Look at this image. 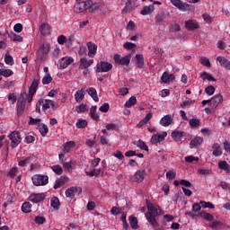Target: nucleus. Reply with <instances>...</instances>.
Returning a JSON list of instances; mask_svg holds the SVG:
<instances>
[{
  "label": "nucleus",
  "instance_id": "f257e3e1",
  "mask_svg": "<svg viewBox=\"0 0 230 230\" xmlns=\"http://www.w3.org/2000/svg\"><path fill=\"white\" fill-rule=\"evenodd\" d=\"M146 204L147 208V212L145 214V217L147 222L154 227L155 230H164V227H159V222H157V218L160 215H163V209L159 205H154L149 199H146Z\"/></svg>",
  "mask_w": 230,
  "mask_h": 230
},
{
  "label": "nucleus",
  "instance_id": "f03ea898",
  "mask_svg": "<svg viewBox=\"0 0 230 230\" xmlns=\"http://www.w3.org/2000/svg\"><path fill=\"white\" fill-rule=\"evenodd\" d=\"M50 45L48 42L42 43L38 51H37V58L41 62H46V58L48 57V53H49Z\"/></svg>",
  "mask_w": 230,
  "mask_h": 230
},
{
  "label": "nucleus",
  "instance_id": "7ed1b4c3",
  "mask_svg": "<svg viewBox=\"0 0 230 230\" xmlns=\"http://www.w3.org/2000/svg\"><path fill=\"white\" fill-rule=\"evenodd\" d=\"M26 98H28V93L24 92L21 94L17 102V116H22L24 109H26Z\"/></svg>",
  "mask_w": 230,
  "mask_h": 230
},
{
  "label": "nucleus",
  "instance_id": "20e7f679",
  "mask_svg": "<svg viewBox=\"0 0 230 230\" xmlns=\"http://www.w3.org/2000/svg\"><path fill=\"white\" fill-rule=\"evenodd\" d=\"M49 181L48 175L36 174L32 176V182L34 186H46Z\"/></svg>",
  "mask_w": 230,
  "mask_h": 230
},
{
  "label": "nucleus",
  "instance_id": "39448f33",
  "mask_svg": "<svg viewBox=\"0 0 230 230\" xmlns=\"http://www.w3.org/2000/svg\"><path fill=\"white\" fill-rule=\"evenodd\" d=\"M172 4L181 12H191V4L181 0H171Z\"/></svg>",
  "mask_w": 230,
  "mask_h": 230
},
{
  "label": "nucleus",
  "instance_id": "423d86ee",
  "mask_svg": "<svg viewBox=\"0 0 230 230\" xmlns=\"http://www.w3.org/2000/svg\"><path fill=\"white\" fill-rule=\"evenodd\" d=\"M90 4L91 2L89 0L82 2L77 1V3L74 6V12L75 13H83V12H85V10H89Z\"/></svg>",
  "mask_w": 230,
  "mask_h": 230
},
{
  "label": "nucleus",
  "instance_id": "0eeeda50",
  "mask_svg": "<svg viewBox=\"0 0 230 230\" xmlns=\"http://www.w3.org/2000/svg\"><path fill=\"white\" fill-rule=\"evenodd\" d=\"M38 88H39V80L34 79L32 81L31 87L29 88V94L27 93L26 102H28V103H31V102L33 100V96L37 93Z\"/></svg>",
  "mask_w": 230,
  "mask_h": 230
},
{
  "label": "nucleus",
  "instance_id": "6e6552de",
  "mask_svg": "<svg viewBox=\"0 0 230 230\" xmlns=\"http://www.w3.org/2000/svg\"><path fill=\"white\" fill-rule=\"evenodd\" d=\"M111 69L112 64L106 61H101L96 66V73H109Z\"/></svg>",
  "mask_w": 230,
  "mask_h": 230
},
{
  "label": "nucleus",
  "instance_id": "1a4fd4ad",
  "mask_svg": "<svg viewBox=\"0 0 230 230\" xmlns=\"http://www.w3.org/2000/svg\"><path fill=\"white\" fill-rule=\"evenodd\" d=\"M12 144V148H15L16 146H19L21 145V141H22V138L21 137V134H19L18 131H13L9 136Z\"/></svg>",
  "mask_w": 230,
  "mask_h": 230
},
{
  "label": "nucleus",
  "instance_id": "9d476101",
  "mask_svg": "<svg viewBox=\"0 0 230 230\" xmlns=\"http://www.w3.org/2000/svg\"><path fill=\"white\" fill-rule=\"evenodd\" d=\"M166 136H168V133L166 132H161V133H155L151 137V143L152 145H157V143H162V141H164L166 138Z\"/></svg>",
  "mask_w": 230,
  "mask_h": 230
},
{
  "label": "nucleus",
  "instance_id": "9b49d317",
  "mask_svg": "<svg viewBox=\"0 0 230 230\" xmlns=\"http://www.w3.org/2000/svg\"><path fill=\"white\" fill-rule=\"evenodd\" d=\"M75 60L71 57H65L59 59V69H66L68 66H71Z\"/></svg>",
  "mask_w": 230,
  "mask_h": 230
},
{
  "label": "nucleus",
  "instance_id": "f8f14e48",
  "mask_svg": "<svg viewBox=\"0 0 230 230\" xmlns=\"http://www.w3.org/2000/svg\"><path fill=\"white\" fill-rule=\"evenodd\" d=\"M145 177H146V171L139 170L134 174L132 180L135 182H143V181H145Z\"/></svg>",
  "mask_w": 230,
  "mask_h": 230
},
{
  "label": "nucleus",
  "instance_id": "ddd939ff",
  "mask_svg": "<svg viewBox=\"0 0 230 230\" xmlns=\"http://www.w3.org/2000/svg\"><path fill=\"white\" fill-rule=\"evenodd\" d=\"M86 46L88 48V57H90L91 58H94V57L96 56L98 46L93 41H89Z\"/></svg>",
  "mask_w": 230,
  "mask_h": 230
},
{
  "label": "nucleus",
  "instance_id": "4468645a",
  "mask_svg": "<svg viewBox=\"0 0 230 230\" xmlns=\"http://www.w3.org/2000/svg\"><path fill=\"white\" fill-rule=\"evenodd\" d=\"M75 193H78V195H80V193H82V188L71 187L66 190V196L68 197L69 199H73L75 197Z\"/></svg>",
  "mask_w": 230,
  "mask_h": 230
},
{
  "label": "nucleus",
  "instance_id": "2eb2a0df",
  "mask_svg": "<svg viewBox=\"0 0 230 230\" xmlns=\"http://www.w3.org/2000/svg\"><path fill=\"white\" fill-rule=\"evenodd\" d=\"M185 28L189 30V31H193V30H199L200 26H199V22L195 20H189L185 22Z\"/></svg>",
  "mask_w": 230,
  "mask_h": 230
},
{
  "label": "nucleus",
  "instance_id": "dca6fc26",
  "mask_svg": "<svg viewBox=\"0 0 230 230\" xmlns=\"http://www.w3.org/2000/svg\"><path fill=\"white\" fill-rule=\"evenodd\" d=\"M31 202H33L34 204H39V202H42L46 199V195L44 193H39V194H31L30 196Z\"/></svg>",
  "mask_w": 230,
  "mask_h": 230
},
{
  "label": "nucleus",
  "instance_id": "f3484780",
  "mask_svg": "<svg viewBox=\"0 0 230 230\" xmlns=\"http://www.w3.org/2000/svg\"><path fill=\"white\" fill-rule=\"evenodd\" d=\"M84 98H85V87L77 90L76 93H75V100L76 103H82L84 101Z\"/></svg>",
  "mask_w": 230,
  "mask_h": 230
},
{
  "label": "nucleus",
  "instance_id": "a211bd4d",
  "mask_svg": "<svg viewBox=\"0 0 230 230\" xmlns=\"http://www.w3.org/2000/svg\"><path fill=\"white\" fill-rule=\"evenodd\" d=\"M171 123H173V116L170 114L165 115L160 120V125H162V127H170Z\"/></svg>",
  "mask_w": 230,
  "mask_h": 230
},
{
  "label": "nucleus",
  "instance_id": "6ab92c4d",
  "mask_svg": "<svg viewBox=\"0 0 230 230\" xmlns=\"http://www.w3.org/2000/svg\"><path fill=\"white\" fill-rule=\"evenodd\" d=\"M186 136V133L183 131L174 130L171 134V137L176 141V143H179V141H181L182 137Z\"/></svg>",
  "mask_w": 230,
  "mask_h": 230
},
{
  "label": "nucleus",
  "instance_id": "aec40b11",
  "mask_svg": "<svg viewBox=\"0 0 230 230\" xmlns=\"http://www.w3.org/2000/svg\"><path fill=\"white\" fill-rule=\"evenodd\" d=\"M90 2V5H88V10L90 13H94L96 10H100L102 8V4L100 2H93V0H88Z\"/></svg>",
  "mask_w": 230,
  "mask_h": 230
},
{
  "label": "nucleus",
  "instance_id": "412c9836",
  "mask_svg": "<svg viewBox=\"0 0 230 230\" xmlns=\"http://www.w3.org/2000/svg\"><path fill=\"white\" fill-rule=\"evenodd\" d=\"M221 102H224V97L218 93L210 99V105L212 107H218Z\"/></svg>",
  "mask_w": 230,
  "mask_h": 230
},
{
  "label": "nucleus",
  "instance_id": "4be33fe9",
  "mask_svg": "<svg viewBox=\"0 0 230 230\" xmlns=\"http://www.w3.org/2000/svg\"><path fill=\"white\" fill-rule=\"evenodd\" d=\"M217 61L219 62L221 67H226L230 71V61L229 59L226 58L225 57L219 56L217 58Z\"/></svg>",
  "mask_w": 230,
  "mask_h": 230
},
{
  "label": "nucleus",
  "instance_id": "5701e85b",
  "mask_svg": "<svg viewBox=\"0 0 230 230\" xmlns=\"http://www.w3.org/2000/svg\"><path fill=\"white\" fill-rule=\"evenodd\" d=\"M40 31L41 35H43L44 37L51 35V26H49V24L48 23H42L40 25Z\"/></svg>",
  "mask_w": 230,
  "mask_h": 230
},
{
  "label": "nucleus",
  "instance_id": "b1692460",
  "mask_svg": "<svg viewBox=\"0 0 230 230\" xmlns=\"http://www.w3.org/2000/svg\"><path fill=\"white\" fill-rule=\"evenodd\" d=\"M161 80L164 84H170V82H173V80H175V75L164 72L161 77Z\"/></svg>",
  "mask_w": 230,
  "mask_h": 230
},
{
  "label": "nucleus",
  "instance_id": "393cba45",
  "mask_svg": "<svg viewBox=\"0 0 230 230\" xmlns=\"http://www.w3.org/2000/svg\"><path fill=\"white\" fill-rule=\"evenodd\" d=\"M94 60L93 59H89L87 60V58H83L80 59V67L81 69H87L88 67H91V66H93Z\"/></svg>",
  "mask_w": 230,
  "mask_h": 230
},
{
  "label": "nucleus",
  "instance_id": "a878e982",
  "mask_svg": "<svg viewBox=\"0 0 230 230\" xmlns=\"http://www.w3.org/2000/svg\"><path fill=\"white\" fill-rule=\"evenodd\" d=\"M132 10H134V0H128L126 2V5L123 8L121 13L122 14L128 13L129 12H132Z\"/></svg>",
  "mask_w": 230,
  "mask_h": 230
},
{
  "label": "nucleus",
  "instance_id": "bb28decb",
  "mask_svg": "<svg viewBox=\"0 0 230 230\" xmlns=\"http://www.w3.org/2000/svg\"><path fill=\"white\" fill-rule=\"evenodd\" d=\"M136 58V65L139 69H143L145 67V58L143 57L142 54H137L135 56Z\"/></svg>",
  "mask_w": 230,
  "mask_h": 230
},
{
  "label": "nucleus",
  "instance_id": "cd10ccee",
  "mask_svg": "<svg viewBox=\"0 0 230 230\" xmlns=\"http://www.w3.org/2000/svg\"><path fill=\"white\" fill-rule=\"evenodd\" d=\"M155 10V6L154 4L146 5L141 10L140 13L141 15H150Z\"/></svg>",
  "mask_w": 230,
  "mask_h": 230
},
{
  "label": "nucleus",
  "instance_id": "c85d7f7f",
  "mask_svg": "<svg viewBox=\"0 0 230 230\" xmlns=\"http://www.w3.org/2000/svg\"><path fill=\"white\" fill-rule=\"evenodd\" d=\"M166 13H158L155 17L156 24H161V22H166Z\"/></svg>",
  "mask_w": 230,
  "mask_h": 230
},
{
  "label": "nucleus",
  "instance_id": "c756f323",
  "mask_svg": "<svg viewBox=\"0 0 230 230\" xmlns=\"http://www.w3.org/2000/svg\"><path fill=\"white\" fill-rule=\"evenodd\" d=\"M135 51L128 53L124 58H122L119 61L120 66H128L130 64V59L132 58V55H134Z\"/></svg>",
  "mask_w": 230,
  "mask_h": 230
},
{
  "label": "nucleus",
  "instance_id": "7c9ffc66",
  "mask_svg": "<svg viewBox=\"0 0 230 230\" xmlns=\"http://www.w3.org/2000/svg\"><path fill=\"white\" fill-rule=\"evenodd\" d=\"M204 139L200 137H197L194 139H192L190 143V148H197V146H200L202 145Z\"/></svg>",
  "mask_w": 230,
  "mask_h": 230
},
{
  "label": "nucleus",
  "instance_id": "2f4dec72",
  "mask_svg": "<svg viewBox=\"0 0 230 230\" xmlns=\"http://www.w3.org/2000/svg\"><path fill=\"white\" fill-rule=\"evenodd\" d=\"M86 93L94 100L95 102H99L100 99L98 98V92L93 87H90L86 90Z\"/></svg>",
  "mask_w": 230,
  "mask_h": 230
},
{
  "label": "nucleus",
  "instance_id": "473e14b6",
  "mask_svg": "<svg viewBox=\"0 0 230 230\" xmlns=\"http://www.w3.org/2000/svg\"><path fill=\"white\" fill-rule=\"evenodd\" d=\"M67 182V177L61 176L59 179L56 180V184L54 185V190H58L60 186H64Z\"/></svg>",
  "mask_w": 230,
  "mask_h": 230
},
{
  "label": "nucleus",
  "instance_id": "72a5a7b5",
  "mask_svg": "<svg viewBox=\"0 0 230 230\" xmlns=\"http://www.w3.org/2000/svg\"><path fill=\"white\" fill-rule=\"evenodd\" d=\"M212 148L213 155H215V157H220V155H222V148L220 147L218 143L213 144Z\"/></svg>",
  "mask_w": 230,
  "mask_h": 230
},
{
  "label": "nucleus",
  "instance_id": "f704fd0d",
  "mask_svg": "<svg viewBox=\"0 0 230 230\" xmlns=\"http://www.w3.org/2000/svg\"><path fill=\"white\" fill-rule=\"evenodd\" d=\"M150 119H152V113H147L146 117L138 122L137 127L142 128L144 125H146V123L150 121Z\"/></svg>",
  "mask_w": 230,
  "mask_h": 230
},
{
  "label": "nucleus",
  "instance_id": "c9c22d12",
  "mask_svg": "<svg viewBox=\"0 0 230 230\" xmlns=\"http://www.w3.org/2000/svg\"><path fill=\"white\" fill-rule=\"evenodd\" d=\"M9 39L13 40V42H22L23 39L22 36L17 35L15 32L11 31L8 33Z\"/></svg>",
  "mask_w": 230,
  "mask_h": 230
},
{
  "label": "nucleus",
  "instance_id": "e433bc0d",
  "mask_svg": "<svg viewBox=\"0 0 230 230\" xmlns=\"http://www.w3.org/2000/svg\"><path fill=\"white\" fill-rule=\"evenodd\" d=\"M200 78H202V80H208V82H217V79L215 77H213V75L203 71L200 74Z\"/></svg>",
  "mask_w": 230,
  "mask_h": 230
},
{
  "label": "nucleus",
  "instance_id": "4c0bfd02",
  "mask_svg": "<svg viewBox=\"0 0 230 230\" xmlns=\"http://www.w3.org/2000/svg\"><path fill=\"white\" fill-rule=\"evenodd\" d=\"M218 168L219 170H224L226 173H230V165L226 161H219Z\"/></svg>",
  "mask_w": 230,
  "mask_h": 230
},
{
  "label": "nucleus",
  "instance_id": "58836bf2",
  "mask_svg": "<svg viewBox=\"0 0 230 230\" xmlns=\"http://www.w3.org/2000/svg\"><path fill=\"white\" fill-rule=\"evenodd\" d=\"M50 206L53 209H60V199L57 197H52L50 199Z\"/></svg>",
  "mask_w": 230,
  "mask_h": 230
},
{
  "label": "nucleus",
  "instance_id": "ea45409f",
  "mask_svg": "<svg viewBox=\"0 0 230 230\" xmlns=\"http://www.w3.org/2000/svg\"><path fill=\"white\" fill-rule=\"evenodd\" d=\"M88 177H98V175H103V171L102 169H93L85 172Z\"/></svg>",
  "mask_w": 230,
  "mask_h": 230
},
{
  "label": "nucleus",
  "instance_id": "a19ab883",
  "mask_svg": "<svg viewBox=\"0 0 230 230\" xmlns=\"http://www.w3.org/2000/svg\"><path fill=\"white\" fill-rule=\"evenodd\" d=\"M38 128H39L42 137H46L48 132H49V128H48V126H46V124H40L38 126Z\"/></svg>",
  "mask_w": 230,
  "mask_h": 230
},
{
  "label": "nucleus",
  "instance_id": "79ce46f5",
  "mask_svg": "<svg viewBox=\"0 0 230 230\" xmlns=\"http://www.w3.org/2000/svg\"><path fill=\"white\" fill-rule=\"evenodd\" d=\"M199 216L201 217V218L208 220V222H213V220H215V217H213V215L204 212V211H201L199 213Z\"/></svg>",
  "mask_w": 230,
  "mask_h": 230
},
{
  "label": "nucleus",
  "instance_id": "37998d69",
  "mask_svg": "<svg viewBox=\"0 0 230 230\" xmlns=\"http://www.w3.org/2000/svg\"><path fill=\"white\" fill-rule=\"evenodd\" d=\"M134 145L137 146V148H140L141 150H146V152H148V146L145 143L143 140H138L137 142H134Z\"/></svg>",
  "mask_w": 230,
  "mask_h": 230
},
{
  "label": "nucleus",
  "instance_id": "c03bdc74",
  "mask_svg": "<svg viewBox=\"0 0 230 230\" xmlns=\"http://www.w3.org/2000/svg\"><path fill=\"white\" fill-rule=\"evenodd\" d=\"M137 103V99H136V96H132L128 99V101L126 102L125 107L128 109H130V107H134Z\"/></svg>",
  "mask_w": 230,
  "mask_h": 230
},
{
  "label": "nucleus",
  "instance_id": "a18cd8bd",
  "mask_svg": "<svg viewBox=\"0 0 230 230\" xmlns=\"http://www.w3.org/2000/svg\"><path fill=\"white\" fill-rule=\"evenodd\" d=\"M129 224L132 229H139V226L137 225V217L130 216Z\"/></svg>",
  "mask_w": 230,
  "mask_h": 230
},
{
  "label": "nucleus",
  "instance_id": "49530a36",
  "mask_svg": "<svg viewBox=\"0 0 230 230\" xmlns=\"http://www.w3.org/2000/svg\"><path fill=\"white\" fill-rule=\"evenodd\" d=\"M13 75V71L12 69H4L0 68V76H4L5 78H8Z\"/></svg>",
  "mask_w": 230,
  "mask_h": 230
},
{
  "label": "nucleus",
  "instance_id": "de8ad7c7",
  "mask_svg": "<svg viewBox=\"0 0 230 230\" xmlns=\"http://www.w3.org/2000/svg\"><path fill=\"white\" fill-rule=\"evenodd\" d=\"M191 128H199L200 127V119H190L189 121Z\"/></svg>",
  "mask_w": 230,
  "mask_h": 230
},
{
  "label": "nucleus",
  "instance_id": "09e8293b",
  "mask_svg": "<svg viewBox=\"0 0 230 230\" xmlns=\"http://www.w3.org/2000/svg\"><path fill=\"white\" fill-rule=\"evenodd\" d=\"M31 161H33V156H28L25 159L21 160L18 163V166L24 167V166H26V164H30V163H31Z\"/></svg>",
  "mask_w": 230,
  "mask_h": 230
},
{
  "label": "nucleus",
  "instance_id": "8fccbe9b",
  "mask_svg": "<svg viewBox=\"0 0 230 230\" xmlns=\"http://www.w3.org/2000/svg\"><path fill=\"white\" fill-rule=\"evenodd\" d=\"M87 119H77L75 126L77 128H85V127H87Z\"/></svg>",
  "mask_w": 230,
  "mask_h": 230
},
{
  "label": "nucleus",
  "instance_id": "3c124183",
  "mask_svg": "<svg viewBox=\"0 0 230 230\" xmlns=\"http://www.w3.org/2000/svg\"><path fill=\"white\" fill-rule=\"evenodd\" d=\"M22 211L23 213H31V203L24 202L22 206Z\"/></svg>",
  "mask_w": 230,
  "mask_h": 230
},
{
  "label": "nucleus",
  "instance_id": "603ef678",
  "mask_svg": "<svg viewBox=\"0 0 230 230\" xmlns=\"http://www.w3.org/2000/svg\"><path fill=\"white\" fill-rule=\"evenodd\" d=\"M4 62L7 66H13V58L8 52L4 56Z\"/></svg>",
  "mask_w": 230,
  "mask_h": 230
},
{
  "label": "nucleus",
  "instance_id": "864d4df0",
  "mask_svg": "<svg viewBox=\"0 0 230 230\" xmlns=\"http://www.w3.org/2000/svg\"><path fill=\"white\" fill-rule=\"evenodd\" d=\"M53 82V77H51V75L48 74L46 75L42 79L43 85H48Z\"/></svg>",
  "mask_w": 230,
  "mask_h": 230
},
{
  "label": "nucleus",
  "instance_id": "5fc2aeb1",
  "mask_svg": "<svg viewBox=\"0 0 230 230\" xmlns=\"http://www.w3.org/2000/svg\"><path fill=\"white\" fill-rule=\"evenodd\" d=\"M199 62L200 64H202V66H205L206 67H211V62H209V59L206 57H201Z\"/></svg>",
  "mask_w": 230,
  "mask_h": 230
},
{
  "label": "nucleus",
  "instance_id": "6e6d98bb",
  "mask_svg": "<svg viewBox=\"0 0 230 230\" xmlns=\"http://www.w3.org/2000/svg\"><path fill=\"white\" fill-rule=\"evenodd\" d=\"M52 170L57 173V175H62V173H64V169H62V166L60 165L52 166Z\"/></svg>",
  "mask_w": 230,
  "mask_h": 230
},
{
  "label": "nucleus",
  "instance_id": "4d7b16f0",
  "mask_svg": "<svg viewBox=\"0 0 230 230\" xmlns=\"http://www.w3.org/2000/svg\"><path fill=\"white\" fill-rule=\"evenodd\" d=\"M34 222H35V224H38V226H42V224H44L46 222V217H41V216H37L34 218Z\"/></svg>",
  "mask_w": 230,
  "mask_h": 230
},
{
  "label": "nucleus",
  "instance_id": "13d9d810",
  "mask_svg": "<svg viewBox=\"0 0 230 230\" xmlns=\"http://www.w3.org/2000/svg\"><path fill=\"white\" fill-rule=\"evenodd\" d=\"M106 130H119V126L116 123H109L106 125Z\"/></svg>",
  "mask_w": 230,
  "mask_h": 230
},
{
  "label": "nucleus",
  "instance_id": "bf43d9fd",
  "mask_svg": "<svg viewBox=\"0 0 230 230\" xmlns=\"http://www.w3.org/2000/svg\"><path fill=\"white\" fill-rule=\"evenodd\" d=\"M75 111H76V112H78V113L85 112V111H88V110H87V104L82 103V104L76 106V107H75Z\"/></svg>",
  "mask_w": 230,
  "mask_h": 230
},
{
  "label": "nucleus",
  "instance_id": "052dcab7",
  "mask_svg": "<svg viewBox=\"0 0 230 230\" xmlns=\"http://www.w3.org/2000/svg\"><path fill=\"white\" fill-rule=\"evenodd\" d=\"M199 204L201 205L202 208H208L209 209H215V205L211 202H206V201H199Z\"/></svg>",
  "mask_w": 230,
  "mask_h": 230
},
{
  "label": "nucleus",
  "instance_id": "680f3d73",
  "mask_svg": "<svg viewBox=\"0 0 230 230\" xmlns=\"http://www.w3.org/2000/svg\"><path fill=\"white\" fill-rule=\"evenodd\" d=\"M224 226V223L220 221H213L211 225H209V227L211 229H218V227H222Z\"/></svg>",
  "mask_w": 230,
  "mask_h": 230
},
{
  "label": "nucleus",
  "instance_id": "e2e57ef3",
  "mask_svg": "<svg viewBox=\"0 0 230 230\" xmlns=\"http://www.w3.org/2000/svg\"><path fill=\"white\" fill-rule=\"evenodd\" d=\"M205 93L208 94V96H213L215 94V86L209 85L205 89Z\"/></svg>",
  "mask_w": 230,
  "mask_h": 230
},
{
  "label": "nucleus",
  "instance_id": "0e129e2a",
  "mask_svg": "<svg viewBox=\"0 0 230 230\" xmlns=\"http://www.w3.org/2000/svg\"><path fill=\"white\" fill-rule=\"evenodd\" d=\"M109 109H111V105H109V103L104 102L100 108L99 111H101V112H109Z\"/></svg>",
  "mask_w": 230,
  "mask_h": 230
},
{
  "label": "nucleus",
  "instance_id": "69168bd1",
  "mask_svg": "<svg viewBox=\"0 0 230 230\" xmlns=\"http://www.w3.org/2000/svg\"><path fill=\"white\" fill-rule=\"evenodd\" d=\"M137 45L132 42H126L123 44L124 49H134V48H137Z\"/></svg>",
  "mask_w": 230,
  "mask_h": 230
},
{
  "label": "nucleus",
  "instance_id": "338daca9",
  "mask_svg": "<svg viewBox=\"0 0 230 230\" xmlns=\"http://www.w3.org/2000/svg\"><path fill=\"white\" fill-rule=\"evenodd\" d=\"M73 42H75V36H69L68 39L66 38V44L67 48H71L73 46Z\"/></svg>",
  "mask_w": 230,
  "mask_h": 230
},
{
  "label": "nucleus",
  "instance_id": "774afa93",
  "mask_svg": "<svg viewBox=\"0 0 230 230\" xmlns=\"http://www.w3.org/2000/svg\"><path fill=\"white\" fill-rule=\"evenodd\" d=\"M224 148H225V152H226V154H230V142L226 140L223 143Z\"/></svg>",
  "mask_w": 230,
  "mask_h": 230
}]
</instances>
